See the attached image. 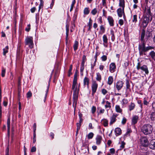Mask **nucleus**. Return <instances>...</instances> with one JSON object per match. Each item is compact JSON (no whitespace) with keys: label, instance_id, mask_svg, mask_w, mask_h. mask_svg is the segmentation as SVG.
Instances as JSON below:
<instances>
[{"label":"nucleus","instance_id":"nucleus-1","mask_svg":"<svg viewBox=\"0 0 155 155\" xmlns=\"http://www.w3.org/2000/svg\"><path fill=\"white\" fill-rule=\"evenodd\" d=\"M144 33H143L140 36L141 43L138 45V50L140 56L146 55V53L148 51L154 49V47L151 46L146 47V43L144 40Z\"/></svg>","mask_w":155,"mask_h":155},{"label":"nucleus","instance_id":"nucleus-25","mask_svg":"<svg viewBox=\"0 0 155 155\" xmlns=\"http://www.w3.org/2000/svg\"><path fill=\"white\" fill-rule=\"evenodd\" d=\"M119 6L122 7L123 9L125 7V1L124 0H119Z\"/></svg>","mask_w":155,"mask_h":155},{"label":"nucleus","instance_id":"nucleus-22","mask_svg":"<svg viewBox=\"0 0 155 155\" xmlns=\"http://www.w3.org/2000/svg\"><path fill=\"white\" fill-rule=\"evenodd\" d=\"M126 90L127 92L128 91V90L129 91H131V89L130 88V85L129 84V81L128 80H126Z\"/></svg>","mask_w":155,"mask_h":155},{"label":"nucleus","instance_id":"nucleus-11","mask_svg":"<svg viewBox=\"0 0 155 155\" xmlns=\"http://www.w3.org/2000/svg\"><path fill=\"white\" fill-rule=\"evenodd\" d=\"M149 147L152 149H155V139H153L151 140L149 144Z\"/></svg>","mask_w":155,"mask_h":155},{"label":"nucleus","instance_id":"nucleus-49","mask_svg":"<svg viewBox=\"0 0 155 155\" xmlns=\"http://www.w3.org/2000/svg\"><path fill=\"white\" fill-rule=\"evenodd\" d=\"M96 110V107L94 106H93L91 108V112L92 114H94Z\"/></svg>","mask_w":155,"mask_h":155},{"label":"nucleus","instance_id":"nucleus-57","mask_svg":"<svg viewBox=\"0 0 155 155\" xmlns=\"http://www.w3.org/2000/svg\"><path fill=\"white\" fill-rule=\"evenodd\" d=\"M101 92L104 95L106 94L107 93V90L105 89H102Z\"/></svg>","mask_w":155,"mask_h":155},{"label":"nucleus","instance_id":"nucleus-42","mask_svg":"<svg viewBox=\"0 0 155 155\" xmlns=\"http://www.w3.org/2000/svg\"><path fill=\"white\" fill-rule=\"evenodd\" d=\"M90 12V11L89 10L88 8H85L84 10V14L85 15H87Z\"/></svg>","mask_w":155,"mask_h":155},{"label":"nucleus","instance_id":"nucleus-31","mask_svg":"<svg viewBox=\"0 0 155 155\" xmlns=\"http://www.w3.org/2000/svg\"><path fill=\"white\" fill-rule=\"evenodd\" d=\"M149 55L151 58L155 61V52L153 51H151L149 53Z\"/></svg>","mask_w":155,"mask_h":155},{"label":"nucleus","instance_id":"nucleus-55","mask_svg":"<svg viewBox=\"0 0 155 155\" xmlns=\"http://www.w3.org/2000/svg\"><path fill=\"white\" fill-rule=\"evenodd\" d=\"M127 120L126 118L124 117L122 120L121 123L123 124H124L127 121Z\"/></svg>","mask_w":155,"mask_h":155},{"label":"nucleus","instance_id":"nucleus-20","mask_svg":"<svg viewBox=\"0 0 155 155\" xmlns=\"http://www.w3.org/2000/svg\"><path fill=\"white\" fill-rule=\"evenodd\" d=\"M102 137L101 136L97 135L96 138V143L97 145H100L101 142Z\"/></svg>","mask_w":155,"mask_h":155},{"label":"nucleus","instance_id":"nucleus-46","mask_svg":"<svg viewBox=\"0 0 155 155\" xmlns=\"http://www.w3.org/2000/svg\"><path fill=\"white\" fill-rule=\"evenodd\" d=\"M36 134L35 132H34L33 133V143H35L36 141Z\"/></svg>","mask_w":155,"mask_h":155},{"label":"nucleus","instance_id":"nucleus-26","mask_svg":"<svg viewBox=\"0 0 155 155\" xmlns=\"http://www.w3.org/2000/svg\"><path fill=\"white\" fill-rule=\"evenodd\" d=\"M113 81V78L112 76H109L108 78L107 84L109 85H111Z\"/></svg>","mask_w":155,"mask_h":155},{"label":"nucleus","instance_id":"nucleus-64","mask_svg":"<svg viewBox=\"0 0 155 155\" xmlns=\"http://www.w3.org/2000/svg\"><path fill=\"white\" fill-rule=\"evenodd\" d=\"M124 23V21L122 19H120L119 20V23L120 25H123Z\"/></svg>","mask_w":155,"mask_h":155},{"label":"nucleus","instance_id":"nucleus-18","mask_svg":"<svg viewBox=\"0 0 155 155\" xmlns=\"http://www.w3.org/2000/svg\"><path fill=\"white\" fill-rule=\"evenodd\" d=\"M135 107V104L133 102L131 103L128 106V109L130 111H131L133 110Z\"/></svg>","mask_w":155,"mask_h":155},{"label":"nucleus","instance_id":"nucleus-19","mask_svg":"<svg viewBox=\"0 0 155 155\" xmlns=\"http://www.w3.org/2000/svg\"><path fill=\"white\" fill-rule=\"evenodd\" d=\"M10 117L8 118L7 121V126L8 128V134L9 135L10 134Z\"/></svg>","mask_w":155,"mask_h":155},{"label":"nucleus","instance_id":"nucleus-28","mask_svg":"<svg viewBox=\"0 0 155 155\" xmlns=\"http://www.w3.org/2000/svg\"><path fill=\"white\" fill-rule=\"evenodd\" d=\"M110 34L111 35V40L112 41H114L115 39V37L114 34V31L112 29H111L110 30Z\"/></svg>","mask_w":155,"mask_h":155},{"label":"nucleus","instance_id":"nucleus-7","mask_svg":"<svg viewBox=\"0 0 155 155\" xmlns=\"http://www.w3.org/2000/svg\"><path fill=\"white\" fill-rule=\"evenodd\" d=\"M152 15V14L151 12L150 7H148L147 5H146L144 9V14L143 15L153 17Z\"/></svg>","mask_w":155,"mask_h":155},{"label":"nucleus","instance_id":"nucleus-40","mask_svg":"<svg viewBox=\"0 0 155 155\" xmlns=\"http://www.w3.org/2000/svg\"><path fill=\"white\" fill-rule=\"evenodd\" d=\"M116 117H112L111 120L110 121V124L111 125L113 124L114 122H115L116 120Z\"/></svg>","mask_w":155,"mask_h":155},{"label":"nucleus","instance_id":"nucleus-2","mask_svg":"<svg viewBox=\"0 0 155 155\" xmlns=\"http://www.w3.org/2000/svg\"><path fill=\"white\" fill-rule=\"evenodd\" d=\"M152 126L150 124H146L143 126L141 128V131L146 135L151 134L153 130Z\"/></svg>","mask_w":155,"mask_h":155},{"label":"nucleus","instance_id":"nucleus-32","mask_svg":"<svg viewBox=\"0 0 155 155\" xmlns=\"http://www.w3.org/2000/svg\"><path fill=\"white\" fill-rule=\"evenodd\" d=\"M97 53H96L95 55L94 56V57L95 58V60L94 63L93 64H91V69H93L94 67L96 65V63L97 60Z\"/></svg>","mask_w":155,"mask_h":155},{"label":"nucleus","instance_id":"nucleus-29","mask_svg":"<svg viewBox=\"0 0 155 155\" xmlns=\"http://www.w3.org/2000/svg\"><path fill=\"white\" fill-rule=\"evenodd\" d=\"M92 20L90 18L89 20V22L87 24V26H89V28L88 29V31H90L91 28H92Z\"/></svg>","mask_w":155,"mask_h":155},{"label":"nucleus","instance_id":"nucleus-43","mask_svg":"<svg viewBox=\"0 0 155 155\" xmlns=\"http://www.w3.org/2000/svg\"><path fill=\"white\" fill-rule=\"evenodd\" d=\"M76 1L75 0H74L72 2L70 9V11L71 12L73 9L74 5Z\"/></svg>","mask_w":155,"mask_h":155},{"label":"nucleus","instance_id":"nucleus-3","mask_svg":"<svg viewBox=\"0 0 155 155\" xmlns=\"http://www.w3.org/2000/svg\"><path fill=\"white\" fill-rule=\"evenodd\" d=\"M74 90L73 97V106L74 107V110L76 107L77 101L78 98V94L79 91V88L77 89V87H76Z\"/></svg>","mask_w":155,"mask_h":155},{"label":"nucleus","instance_id":"nucleus-51","mask_svg":"<svg viewBox=\"0 0 155 155\" xmlns=\"http://www.w3.org/2000/svg\"><path fill=\"white\" fill-rule=\"evenodd\" d=\"M102 61H105L107 59V56L105 55H103L101 58Z\"/></svg>","mask_w":155,"mask_h":155},{"label":"nucleus","instance_id":"nucleus-58","mask_svg":"<svg viewBox=\"0 0 155 155\" xmlns=\"http://www.w3.org/2000/svg\"><path fill=\"white\" fill-rule=\"evenodd\" d=\"M27 95L28 98H30V97H31L32 94L31 92V91H29L27 93Z\"/></svg>","mask_w":155,"mask_h":155},{"label":"nucleus","instance_id":"nucleus-27","mask_svg":"<svg viewBox=\"0 0 155 155\" xmlns=\"http://www.w3.org/2000/svg\"><path fill=\"white\" fill-rule=\"evenodd\" d=\"M101 123L104 127H107L108 126V121L107 119H103L101 120Z\"/></svg>","mask_w":155,"mask_h":155},{"label":"nucleus","instance_id":"nucleus-59","mask_svg":"<svg viewBox=\"0 0 155 155\" xmlns=\"http://www.w3.org/2000/svg\"><path fill=\"white\" fill-rule=\"evenodd\" d=\"M30 29V25L28 24L27 25V27L25 29V30L27 32H28Z\"/></svg>","mask_w":155,"mask_h":155},{"label":"nucleus","instance_id":"nucleus-14","mask_svg":"<svg viewBox=\"0 0 155 155\" xmlns=\"http://www.w3.org/2000/svg\"><path fill=\"white\" fill-rule=\"evenodd\" d=\"M117 12L119 17H121L123 14L124 13V9L119 8L117 10Z\"/></svg>","mask_w":155,"mask_h":155},{"label":"nucleus","instance_id":"nucleus-10","mask_svg":"<svg viewBox=\"0 0 155 155\" xmlns=\"http://www.w3.org/2000/svg\"><path fill=\"white\" fill-rule=\"evenodd\" d=\"M141 142L143 146L144 147H146L149 145V143L147 137H144L142 138L141 139Z\"/></svg>","mask_w":155,"mask_h":155},{"label":"nucleus","instance_id":"nucleus-12","mask_svg":"<svg viewBox=\"0 0 155 155\" xmlns=\"http://www.w3.org/2000/svg\"><path fill=\"white\" fill-rule=\"evenodd\" d=\"M103 45L106 48L108 47V38L107 36L104 35L103 37Z\"/></svg>","mask_w":155,"mask_h":155},{"label":"nucleus","instance_id":"nucleus-54","mask_svg":"<svg viewBox=\"0 0 155 155\" xmlns=\"http://www.w3.org/2000/svg\"><path fill=\"white\" fill-rule=\"evenodd\" d=\"M97 13V10L96 8L94 9L91 12V13L94 15H95Z\"/></svg>","mask_w":155,"mask_h":155},{"label":"nucleus","instance_id":"nucleus-47","mask_svg":"<svg viewBox=\"0 0 155 155\" xmlns=\"http://www.w3.org/2000/svg\"><path fill=\"white\" fill-rule=\"evenodd\" d=\"M100 29L101 31L104 33L105 31V29L103 25H101L100 27Z\"/></svg>","mask_w":155,"mask_h":155},{"label":"nucleus","instance_id":"nucleus-52","mask_svg":"<svg viewBox=\"0 0 155 155\" xmlns=\"http://www.w3.org/2000/svg\"><path fill=\"white\" fill-rule=\"evenodd\" d=\"M132 132V130L130 129H128L127 130V131L125 134V135H130V134Z\"/></svg>","mask_w":155,"mask_h":155},{"label":"nucleus","instance_id":"nucleus-21","mask_svg":"<svg viewBox=\"0 0 155 155\" xmlns=\"http://www.w3.org/2000/svg\"><path fill=\"white\" fill-rule=\"evenodd\" d=\"M139 117H133L132 119V124L135 125L138 122Z\"/></svg>","mask_w":155,"mask_h":155},{"label":"nucleus","instance_id":"nucleus-34","mask_svg":"<svg viewBox=\"0 0 155 155\" xmlns=\"http://www.w3.org/2000/svg\"><path fill=\"white\" fill-rule=\"evenodd\" d=\"M96 80L100 82L101 81V75L99 73H96Z\"/></svg>","mask_w":155,"mask_h":155},{"label":"nucleus","instance_id":"nucleus-56","mask_svg":"<svg viewBox=\"0 0 155 155\" xmlns=\"http://www.w3.org/2000/svg\"><path fill=\"white\" fill-rule=\"evenodd\" d=\"M110 153L112 154H114L115 153V150L114 148H112L110 150Z\"/></svg>","mask_w":155,"mask_h":155},{"label":"nucleus","instance_id":"nucleus-16","mask_svg":"<svg viewBox=\"0 0 155 155\" xmlns=\"http://www.w3.org/2000/svg\"><path fill=\"white\" fill-rule=\"evenodd\" d=\"M89 81V79L88 78L85 77L84 79V86L85 87L86 85L87 88H88Z\"/></svg>","mask_w":155,"mask_h":155},{"label":"nucleus","instance_id":"nucleus-44","mask_svg":"<svg viewBox=\"0 0 155 155\" xmlns=\"http://www.w3.org/2000/svg\"><path fill=\"white\" fill-rule=\"evenodd\" d=\"M5 69L3 68H2V71L1 73V76L2 77H3L5 76Z\"/></svg>","mask_w":155,"mask_h":155},{"label":"nucleus","instance_id":"nucleus-41","mask_svg":"<svg viewBox=\"0 0 155 155\" xmlns=\"http://www.w3.org/2000/svg\"><path fill=\"white\" fill-rule=\"evenodd\" d=\"M137 15H134L133 16L132 21L133 22L135 23L137 21Z\"/></svg>","mask_w":155,"mask_h":155},{"label":"nucleus","instance_id":"nucleus-17","mask_svg":"<svg viewBox=\"0 0 155 155\" xmlns=\"http://www.w3.org/2000/svg\"><path fill=\"white\" fill-rule=\"evenodd\" d=\"M107 20L110 26H114V20L113 18L111 16H109L107 17Z\"/></svg>","mask_w":155,"mask_h":155},{"label":"nucleus","instance_id":"nucleus-38","mask_svg":"<svg viewBox=\"0 0 155 155\" xmlns=\"http://www.w3.org/2000/svg\"><path fill=\"white\" fill-rule=\"evenodd\" d=\"M8 46H6L5 48L3 49V54L4 55H5L8 52Z\"/></svg>","mask_w":155,"mask_h":155},{"label":"nucleus","instance_id":"nucleus-13","mask_svg":"<svg viewBox=\"0 0 155 155\" xmlns=\"http://www.w3.org/2000/svg\"><path fill=\"white\" fill-rule=\"evenodd\" d=\"M110 71L111 73H113L114 72L116 69V66L115 63H111L109 66Z\"/></svg>","mask_w":155,"mask_h":155},{"label":"nucleus","instance_id":"nucleus-63","mask_svg":"<svg viewBox=\"0 0 155 155\" xmlns=\"http://www.w3.org/2000/svg\"><path fill=\"white\" fill-rule=\"evenodd\" d=\"M36 148L35 147H32L31 150V152H34L36 151Z\"/></svg>","mask_w":155,"mask_h":155},{"label":"nucleus","instance_id":"nucleus-9","mask_svg":"<svg viewBox=\"0 0 155 155\" xmlns=\"http://www.w3.org/2000/svg\"><path fill=\"white\" fill-rule=\"evenodd\" d=\"M124 83L122 81H119L117 82L115 84V87L119 91L122 88Z\"/></svg>","mask_w":155,"mask_h":155},{"label":"nucleus","instance_id":"nucleus-23","mask_svg":"<svg viewBox=\"0 0 155 155\" xmlns=\"http://www.w3.org/2000/svg\"><path fill=\"white\" fill-rule=\"evenodd\" d=\"M115 132L116 133V136L117 135H120L121 134V130L120 128H117L115 129Z\"/></svg>","mask_w":155,"mask_h":155},{"label":"nucleus","instance_id":"nucleus-33","mask_svg":"<svg viewBox=\"0 0 155 155\" xmlns=\"http://www.w3.org/2000/svg\"><path fill=\"white\" fill-rule=\"evenodd\" d=\"M21 54L19 50L18 49L17 54H16V59L19 60L21 57Z\"/></svg>","mask_w":155,"mask_h":155},{"label":"nucleus","instance_id":"nucleus-35","mask_svg":"<svg viewBox=\"0 0 155 155\" xmlns=\"http://www.w3.org/2000/svg\"><path fill=\"white\" fill-rule=\"evenodd\" d=\"M104 111V110L103 109H101L100 107H97V113L98 115H99L100 114L103 113Z\"/></svg>","mask_w":155,"mask_h":155},{"label":"nucleus","instance_id":"nucleus-6","mask_svg":"<svg viewBox=\"0 0 155 155\" xmlns=\"http://www.w3.org/2000/svg\"><path fill=\"white\" fill-rule=\"evenodd\" d=\"M137 69L138 70L141 69V71H144L145 73L148 74L149 72L147 67L146 65L144 64L142 66L141 65L140 63L139 62L137 63Z\"/></svg>","mask_w":155,"mask_h":155},{"label":"nucleus","instance_id":"nucleus-30","mask_svg":"<svg viewBox=\"0 0 155 155\" xmlns=\"http://www.w3.org/2000/svg\"><path fill=\"white\" fill-rule=\"evenodd\" d=\"M78 41H75L74 42V45H73L74 50L75 51H76L78 49Z\"/></svg>","mask_w":155,"mask_h":155},{"label":"nucleus","instance_id":"nucleus-36","mask_svg":"<svg viewBox=\"0 0 155 155\" xmlns=\"http://www.w3.org/2000/svg\"><path fill=\"white\" fill-rule=\"evenodd\" d=\"M66 37L67 38V37H68V33L69 31V25L68 24H66Z\"/></svg>","mask_w":155,"mask_h":155},{"label":"nucleus","instance_id":"nucleus-53","mask_svg":"<svg viewBox=\"0 0 155 155\" xmlns=\"http://www.w3.org/2000/svg\"><path fill=\"white\" fill-rule=\"evenodd\" d=\"M123 104H127L128 102V100L126 99H123L122 101Z\"/></svg>","mask_w":155,"mask_h":155},{"label":"nucleus","instance_id":"nucleus-39","mask_svg":"<svg viewBox=\"0 0 155 155\" xmlns=\"http://www.w3.org/2000/svg\"><path fill=\"white\" fill-rule=\"evenodd\" d=\"M115 109L116 111L120 113L122 111V110L120 108V106L118 105H117L116 106Z\"/></svg>","mask_w":155,"mask_h":155},{"label":"nucleus","instance_id":"nucleus-61","mask_svg":"<svg viewBox=\"0 0 155 155\" xmlns=\"http://www.w3.org/2000/svg\"><path fill=\"white\" fill-rule=\"evenodd\" d=\"M129 61H125L124 64L126 68H127V67L129 65Z\"/></svg>","mask_w":155,"mask_h":155},{"label":"nucleus","instance_id":"nucleus-45","mask_svg":"<svg viewBox=\"0 0 155 155\" xmlns=\"http://www.w3.org/2000/svg\"><path fill=\"white\" fill-rule=\"evenodd\" d=\"M94 136V134L93 133L91 132L89 133L87 135V138L88 139H92Z\"/></svg>","mask_w":155,"mask_h":155},{"label":"nucleus","instance_id":"nucleus-62","mask_svg":"<svg viewBox=\"0 0 155 155\" xmlns=\"http://www.w3.org/2000/svg\"><path fill=\"white\" fill-rule=\"evenodd\" d=\"M125 144V143H124V141H122L121 143V145L120 146V147L122 149L124 147V146Z\"/></svg>","mask_w":155,"mask_h":155},{"label":"nucleus","instance_id":"nucleus-60","mask_svg":"<svg viewBox=\"0 0 155 155\" xmlns=\"http://www.w3.org/2000/svg\"><path fill=\"white\" fill-rule=\"evenodd\" d=\"M77 125V130H79L80 129L81 127V124L80 123H77L76 124Z\"/></svg>","mask_w":155,"mask_h":155},{"label":"nucleus","instance_id":"nucleus-4","mask_svg":"<svg viewBox=\"0 0 155 155\" xmlns=\"http://www.w3.org/2000/svg\"><path fill=\"white\" fill-rule=\"evenodd\" d=\"M153 19V17L143 16V21L141 24L142 27L145 29L147 27L148 23L151 22Z\"/></svg>","mask_w":155,"mask_h":155},{"label":"nucleus","instance_id":"nucleus-8","mask_svg":"<svg viewBox=\"0 0 155 155\" xmlns=\"http://www.w3.org/2000/svg\"><path fill=\"white\" fill-rule=\"evenodd\" d=\"M25 44L26 45H28L30 48H32L34 45L32 37H27L25 39Z\"/></svg>","mask_w":155,"mask_h":155},{"label":"nucleus","instance_id":"nucleus-15","mask_svg":"<svg viewBox=\"0 0 155 155\" xmlns=\"http://www.w3.org/2000/svg\"><path fill=\"white\" fill-rule=\"evenodd\" d=\"M98 87V84L95 81L92 82V90L94 91H96L97 90Z\"/></svg>","mask_w":155,"mask_h":155},{"label":"nucleus","instance_id":"nucleus-5","mask_svg":"<svg viewBox=\"0 0 155 155\" xmlns=\"http://www.w3.org/2000/svg\"><path fill=\"white\" fill-rule=\"evenodd\" d=\"M152 29H149L147 30L146 31V33L145 35L146 31L144 30V29H143L142 30L140 36L143 33H144V39L145 42H146L148 41L149 40L150 38L151 37L152 35Z\"/></svg>","mask_w":155,"mask_h":155},{"label":"nucleus","instance_id":"nucleus-24","mask_svg":"<svg viewBox=\"0 0 155 155\" xmlns=\"http://www.w3.org/2000/svg\"><path fill=\"white\" fill-rule=\"evenodd\" d=\"M78 84L77 81L74 79H73V83L72 87V89L74 90L76 87H77Z\"/></svg>","mask_w":155,"mask_h":155},{"label":"nucleus","instance_id":"nucleus-50","mask_svg":"<svg viewBox=\"0 0 155 155\" xmlns=\"http://www.w3.org/2000/svg\"><path fill=\"white\" fill-rule=\"evenodd\" d=\"M44 6V2H40L39 6L38 12H39L41 8H43Z\"/></svg>","mask_w":155,"mask_h":155},{"label":"nucleus","instance_id":"nucleus-37","mask_svg":"<svg viewBox=\"0 0 155 155\" xmlns=\"http://www.w3.org/2000/svg\"><path fill=\"white\" fill-rule=\"evenodd\" d=\"M72 67L73 66L72 64L70 66L69 69L68 71V76L69 77H70L71 75L72 74L71 71L72 69Z\"/></svg>","mask_w":155,"mask_h":155},{"label":"nucleus","instance_id":"nucleus-48","mask_svg":"<svg viewBox=\"0 0 155 155\" xmlns=\"http://www.w3.org/2000/svg\"><path fill=\"white\" fill-rule=\"evenodd\" d=\"M106 104L105 106V107L106 108L111 107L110 103L107 101H106Z\"/></svg>","mask_w":155,"mask_h":155}]
</instances>
